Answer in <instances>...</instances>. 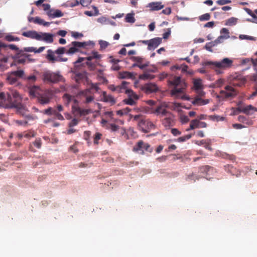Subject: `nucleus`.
<instances>
[{
    "label": "nucleus",
    "mask_w": 257,
    "mask_h": 257,
    "mask_svg": "<svg viewBox=\"0 0 257 257\" xmlns=\"http://www.w3.org/2000/svg\"><path fill=\"white\" fill-rule=\"evenodd\" d=\"M21 101L22 98L16 90H12L7 93L0 92V107L16 108L18 113L24 115L27 110Z\"/></svg>",
    "instance_id": "nucleus-1"
},
{
    "label": "nucleus",
    "mask_w": 257,
    "mask_h": 257,
    "mask_svg": "<svg viewBox=\"0 0 257 257\" xmlns=\"http://www.w3.org/2000/svg\"><path fill=\"white\" fill-rule=\"evenodd\" d=\"M166 78H168L167 81L169 86H173V89L170 91L172 96L183 100H189V97L185 94L187 84L184 79L180 76L169 75L165 73H161L159 76L160 80Z\"/></svg>",
    "instance_id": "nucleus-2"
},
{
    "label": "nucleus",
    "mask_w": 257,
    "mask_h": 257,
    "mask_svg": "<svg viewBox=\"0 0 257 257\" xmlns=\"http://www.w3.org/2000/svg\"><path fill=\"white\" fill-rule=\"evenodd\" d=\"M233 61L228 58H224L219 61H206L204 62L205 66H210L217 74L223 73L224 70L230 68L232 66Z\"/></svg>",
    "instance_id": "nucleus-3"
},
{
    "label": "nucleus",
    "mask_w": 257,
    "mask_h": 257,
    "mask_svg": "<svg viewBox=\"0 0 257 257\" xmlns=\"http://www.w3.org/2000/svg\"><path fill=\"white\" fill-rule=\"evenodd\" d=\"M66 49L65 47H59L55 51L49 49L47 51V54L46 58L51 63H54L56 62H66L68 60L67 58H62L61 56L55 57V54L62 55L66 53Z\"/></svg>",
    "instance_id": "nucleus-4"
},
{
    "label": "nucleus",
    "mask_w": 257,
    "mask_h": 257,
    "mask_svg": "<svg viewBox=\"0 0 257 257\" xmlns=\"http://www.w3.org/2000/svg\"><path fill=\"white\" fill-rule=\"evenodd\" d=\"M42 79L45 82L56 83L62 81L63 78V76L59 73H55L51 71H47L43 73Z\"/></svg>",
    "instance_id": "nucleus-5"
},
{
    "label": "nucleus",
    "mask_w": 257,
    "mask_h": 257,
    "mask_svg": "<svg viewBox=\"0 0 257 257\" xmlns=\"http://www.w3.org/2000/svg\"><path fill=\"white\" fill-rule=\"evenodd\" d=\"M138 125L144 133H148L151 130L155 128V125L152 121L144 118L140 119L138 122Z\"/></svg>",
    "instance_id": "nucleus-6"
},
{
    "label": "nucleus",
    "mask_w": 257,
    "mask_h": 257,
    "mask_svg": "<svg viewBox=\"0 0 257 257\" xmlns=\"http://www.w3.org/2000/svg\"><path fill=\"white\" fill-rule=\"evenodd\" d=\"M225 90H221L220 94L221 97L225 98L234 97L237 94V91L232 86L227 85L225 87Z\"/></svg>",
    "instance_id": "nucleus-7"
},
{
    "label": "nucleus",
    "mask_w": 257,
    "mask_h": 257,
    "mask_svg": "<svg viewBox=\"0 0 257 257\" xmlns=\"http://www.w3.org/2000/svg\"><path fill=\"white\" fill-rule=\"evenodd\" d=\"M71 47L68 50H66V54L69 55L73 54L78 52V48H84L87 45L86 42H80L77 41H73L71 43Z\"/></svg>",
    "instance_id": "nucleus-8"
},
{
    "label": "nucleus",
    "mask_w": 257,
    "mask_h": 257,
    "mask_svg": "<svg viewBox=\"0 0 257 257\" xmlns=\"http://www.w3.org/2000/svg\"><path fill=\"white\" fill-rule=\"evenodd\" d=\"M125 93L128 94V98L123 100L124 103L130 105H135L136 101L139 98L138 96L132 90H126Z\"/></svg>",
    "instance_id": "nucleus-9"
},
{
    "label": "nucleus",
    "mask_w": 257,
    "mask_h": 257,
    "mask_svg": "<svg viewBox=\"0 0 257 257\" xmlns=\"http://www.w3.org/2000/svg\"><path fill=\"white\" fill-rule=\"evenodd\" d=\"M163 117L164 118L162 119V124L165 127L169 128L174 125V116L170 112H169Z\"/></svg>",
    "instance_id": "nucleus-10"
},
{
    "label": "nucleus",
    "mask_w": 257,
    "mask_h": 257,
    "mask_svg": "<svg viewBox=\"0 0 257 257\" xmlns=\"http://www.w3.org/2000/svg\"><path fill=\"white\" fill-rule=\"evenodd\" d=\"M142 89L145 93L150 94L157 92L159 90V88L156 84L149 83L143 85Z\"/></svg>",
    "instance_id": "nucleus-11"
},
{
    "label": "nucleus",
    "mask_w": 257,
    "mask_h": 257,
    "mask_svg": "<svg viewBox=\"0 0 257 257\" xmlns=\"http://www.w3.org/2000/svg\"><path fill=\"white\" fill-rule=\"evenodd\" d=\"M207 126L206 122L200 121L197 119L191 121L190 127L186 130V131H189L191 130H194L197 128H204Z\"/></svg>",
    "instance_id": "nucleus-12"
},
{
    "label": "nucleus",
    "mask_w": 257,
    "mask_h": 257,
    "mask_svg": "<svg viewBox=\"0 0 257 257\" xmlns=\"http://www.w3.org/2000/svg\"><path fill=\"white\" fill-rule=\"evenodd\" d=\"M40 39H38V41H43L46 43H52L54 41L53 35L50 33H39Z\"/></svg>",
    "instance_id": "nucleus-13"
},
{
    "label": "nucleus",
    "mask_w": 257,
    "mask_h": 257,
    "mask_svg": "<svg viewBox=\"0 0 257 257\" xmlns=\"http://www.w3.org/2000/svg\"><path fill=\"white\" fill-rule=\"evenodd\" d=\"M255 108L251 105H248L246 106H239L237 108L239 112H243L246 114H251L255 110Z\"/></svg>",
    "instance_id": "nucleus-14"
},
{
    "label": "nucleus",
    "mask_w": 257,
    "mask_h": 257,
    "mask_svg": "<svg viewBox=\"0 0 257 257\" xmlns=\"http://www.w3.org/2000/svg\"><path fill=\"white\" fill-rule=\"evenodd\" d=\"M51 97L48 94L46 93L40 94L37 96L38 102L42 105H45L49 103Z\"/></svg>",
    "instance_id": "nucleus-15"
},
{
    "label": "nucleus",
    "mask_w": 257,
    "mask_h": 257,
    "mask_svg": "<svg viewBox=\"0 0 257 257\" xmlns=\"http://www.w3.org/2000/svg\"><path fill=\"white\" fill-rule=\"evenodd\" d=\"M162 38L156 37L150 40L149 48L148 50L155 49L161 43Z\"/></svg>",
    "instance_id": "nucleus-16"
},
{
    "label": "nucleus",
    "mask_w": 257,
    "mask_h": 257,
    "mask_svg": "<svg viewBox=\"0 0 257 257\" xmlns=\"http://www.w3.org/2000/svg\"><path fill=\"white\" fill-rule=\"evenodd\" d=\"M63 99L65 104L67 106L69 105L71 102H73L75 104H76L78 102L77 100L75 99L74 96L71 95L67 93L64 94L63 96Z\"/></svg>",
    "instance_id": "nucleus-17"
},
{
    "label": "nucleus",
    "mask_w": 257,
    "mask_h": 257,
    "mask_svg": "<svg viewBox=\"0 0 257 257\" xmlns=\"http://www.w3.org/2000/svg\"><path fill=\"white\" fill-rule=\"evenodd\" d=\"M22 35L24 37L36 39L37 40L40 39L39 33L35 31H28L24 32L22 33Z\"/></svg>",
    "instance_id": "nucleus-18"
},
{
    "label": "nucleus",
    "mask_w": 257,
    "mask_h": 257,
    "mask_svg": "<svg viewBox=\"0 0 257 257\" xmlns=\"http://www.w3.org/2000/svg\"><path fill=\"white\" fill-rule=\"evenodd\" d=\"M47 15L51 18H59L63 16V13L59 10L51 9L47 12Z\"/></svg>",
    "instance_id": "nucleus-19"
},
{
    "label": "nucleus",
    "mask_w": 257,
    "mask_h": 257,
    "mask_svg": "<svg viewBox=\"0 0 257 257\" xmlns=\"http://www.w3.org/2000/svg\"><path fill=\"white\" fill-rule=\"evenodd\" d=\"M102 99L103 101L110 103L111 105L114 104L116 102L114 98L111 95L107 94L105 91L102 93Z\"/></svg>",
    "instance_id": "nucleus-20"
},
{
    "label": "nucleus",
    "mask_w": 257,
    "mask_h": 257,
    "mask_svg": "<svg viewBox=\"0 0 257 257\" xmlns=\"http://www.w3.org/2000/svg\"><path fill=\"white\" fill-rule=\"evenodd\" d=\"M29 92L31 96L33 97H37L40 95L39 91L40 90V87L37 86L33 85L29 87Z\"/></svg>",
    "instance_id": "nucleus-21"
},
{
    "label": "nucleus",
    "mask_w": 257,
    "mask_h": 257,
    "mask_svg": "<svg viewBox=\"0 0 257 257\" xmlns=\"http://www.w3.org/2000/svg\"><path fill=\"white\" fill-rule=\"evenodd\" d=\"M149 7L151 11H159L162 9L164 6L161 2H152L149 4Z\"/></svg>",
    "instance_id": "nucleus-22"
},
{
    "label": "nucleus",
    "mask_w": 257,
    "mask_h": 257,
    "mask_svg": "<svg viewBox=\"0 0 257 257\" xmlns=\"http://www.w3.org/2000/svg\"><path fill=\"white\" fill-rule=\"evenodd\" d=\"M169 112L166 109L163 108L162 106L160 105L157 106L154 113H156L157 115H160L161 117H163Z\"/></svg>",
    "instance_id": "nucleus-23"
},
{
    "label": "nucleus",
    "mask_w": 257,
    "mask_h": 257,
    "mask_svg": "<svg viewBox=\"0 0 257 257\" xmlns=\"http://www.w3.org/2000/svg\"><path fill=\"white\" fill-rule=\"evenodd\" d=\"M209 102V99H203L199 96L195 97L192 101L193 104L197 105H203L208 104Z\"/></svg>",
    "instance_id": "nucleus-24"
},
{
    "label": "nucleus",
    "mask_w": 257,
    "mask_h": 257,
    "mask_svg": "<svg viewBox=\"0 0 257 257\" xmlns=\"http://www.w3.org/2000/svg\"><path fill=\"white\" fill-rule=\"evenodd\" d=\"M143 145V141H139L137 144L134 147L133 150L134 152L139 153L142 155L144 154V151L143 150L142 146Z\"/></svg>",
    "instance_id": "nucleus-25"
},
{
    "label": "nucleus",
    "mask_w": 257,
    "mask_h": 257,
    "mask_svg": "<svg viewBox=\"0 0 257 257\" xmlns=\"http://www.w3.org/2000/svg\"><path fill=\"white\" fill-rule=\"evenodd\" d=\"M193 87L196 90H200L203 89L202 81L200 78L194 79L193 80Z\"/></svg>",
    "instance_id": "nucleus-26"
},
{
    "label": "nucleus",
    "mask_w": 257,
    "mask_h": 257,
    "mask_svg": "<svg viewBox=\"0 0 257 257\" xmlns=\"http://www.w3.org/2000/svg\"><path fill=\"white\" fill-rule=\"evenodd\" d=\"M45 49V47H40L38 49H37V48L35 47H29L24 48V51H26V52H34L36 53H40L43 52Z\"/></svg>",
    "instance_id": "nucleus-27"
},
{
    "label": "nucleus",
    "mask_w": 257,
    "mask_h": 257,
    "mask_svg": "<svg viewBox=\"0 0 257 257\" xmlns=\"http://www.w3.org/2000/svg\"><path fill=\"white\" fill-rule=\"evenodd\" d=\"M134 77L133 73L127 71H123L119 73V78L121 79L133 78Z\"/></svg>",
    "instance_id": "nucleus-28"
},
{
    "label": "nucleus",
    "mask_w": 257,
    "mask_h": 257,
    "mask_svg": "<svg viewBox=\"0 0 257 257\" xmlns=\"http://www.w3.org/2000/svg\"><path fill=\"white\" fill-rule=\"evenodd\" d=\"M7 48H9L10 49L13 50H15L18 52L17 54H16V57H19V55L24 56L25 54H23L22 53L24 52L23 50H20L19 48L14 44H9L7 45Z\"/></svg>",
    "instance_id": "nucleus-29"
},
{
    "label": "nucleus",
    "mask_w": 257,
    "mask_h": 257,
    "mask_svg": "<svg viewBox=\"0 0 257 257\" xmlns=\"http://www.w3.org/2000/svg\"><path fill=\"white\" fill-rule=\"evenodd\" d=\"M75 78L76 82H79L80 81L86 78V72H78L75 74Z\"/></svg>",
    "instance_id": "nucleus-30"
},
{
    "label": "nucleus",
    "mask_w": 257,
    "mask_h": 257,
    "mask_svg": "<svg viewBox=\"0 0 257 257\" xmlns=\"http://www.w3.org/2000/svg\"><path fill=\"white\" fill-rule=\"evenodd\" d=\"M34 23L42 25L44 26H49L50 24V22H45L44 20L38 17L35 18Z\"/></svg>",
    "instance_id": "nucleus-31"
},
{
    "label": "nucleus",
    "mask_w": 257,
    "mask_h": 257,
    "mask_svg": "<svg viewBox=\"0 0 257 257\" xmlns=\"http://www.w3.org/2000/svg\"><path fill=\"white\" fill-rule=\"evenodd\" d=\"M7 80L11 84H15L18 80L17 78L16 77L12 72H11L8 75Z\"/></svg>",
    "instance_id": "nucleus-32"
},
{
    "label": "nucleus",
    "mask_w": 257,
    "mask_h": 257,
    "mask_svg": "<svg viewBox=\"0 0 257 257\" xmlns=\"http://www.w3.org/2000/svg\"><path fill=\"white\" fill-rule=\"evenodd\" d=\"M92 60H87V61L86 62V64L88 67V68L90 71H93L95 69L96 65H97V62L95 61L94 62H93L91 61Z\"/></svg>",
    "instance_id": "nucleus-33"
},
{
    "label": "nucleus",
    "mask_w": 257,
    "mask_h": 257,
    "mask_svg": "<svg viewBox=\"0 0 257 257\" xmlns=\"http://www.w3.org/2000/svg\"><path fill=\"white\" fill-rule=\"evenodd\" d=\"M133 61L136 62L138 64H143L146 61H145L144 58L141 57L132 56L130 58Z\"/></svg>",
    "instance_id": "nucleus-34"
},
{
    "label": "nucleus",
    "mask_w": 257,
    "mask_h": 257,
    "mask_svg": "<svg viewBox=\"0 0 257 257\" xmlns=\"http://www.w3.org/2000/svg\"><path fill=\"white\" fill-rule=\"evenodd\" d=\"M101 56L100 54H99L97 52L93 51L91 53V55L86 57V60H92L93 59H98L101 58Z\"/></svg>",
    "instance_id": "nucleus-35"
},
{
    "label": "nucleus",
    "mask_w": 257,
    "mask_h": 257,
    "mask_svg": "<svg viewBox=\"0 0 257 257\" xmlns=\"http://www.w3.org/2000/svg\"><path fill=\"white\" fill-rule=\"evenodd\" d=\"M106 128L110 130L112 132H115L119 130V126L114 123H108L106 125Z\"/></svg>",
    "instance_id": "nucleus-36"
},
{
    "label": "nucleus",
    "mask_w": 257,
    "mask_h": 257,
    "mask_svg": "<svg viewBox=\"0 0 257 257\" xmlns=\"http://www.w3.org/2000/svg\"><path fill=\"white\" fill-rule=\"evenodd\" d=\"M134 14H127L125 18V21L127 23H134L135 22L136 19L134 18Z\"/></svg>",
    "instance_id": "nucleus-37"
},
{
    "label": "nucleus",
    "mask_w": 257,
    "mask_h": 257,
    "mask_svg": "<svg viewBox=\"0 0 257 257\" xmlns=\"http://www.w3.org/2000/svg\"><path fill=\"white\" fill-rule=\"evenodd\" d=\"M72 109L78 113H79L80 115H85L88 114L89 110L87 109H83L80 107H76L75 108L74 106H72Z\"/></svg>",
    "instance_id": "nucleus-38"
},
{
    "label": "nucleus",
    "mask_w": 257,
    "mask_h": 257,
    "mask_svg": "<svg viewBox=\"0 0 257 257\" xmlns=\"http://www.w3.org/2000/svg\"><path fill=\"white\" fill-rule=\"evenodd\" d=\"M208 118L209 119L212 120L213 121H223L224 119V117L223 116H220L217 115H211L208 116Z\"/></svg>",
    "instance_id": "nucleus-39"
},
{
    "label": "nucleus",
    "mask_w": 257,
    "mask_h": 257,
    "mask_svg": "<svg viewBox=\"0 0 257 257\" xmlns=\"http://www.w3.org/2000/svg\"><path fill=\"white\" fill-rule=\"evenodd\" d=\"M237 19L234 17H231L226 20L225 25L233 26L235 25L237 23Z\"/></svg>",
    "instance_id": "nucleus-40"
},
{
    "label": "nucleus",
    "mask_w": 257,
    "mask_h": 257,
    "mask_svg": "<svg viewBox=\"0 0 257 257\" xmlns=\"http://www.w3.org/2000/svg\"><path fill=\"white\" fill-rule=\"evenodd\" d=\"M154 77V75L147 73H145L140 76V78L143 80L153 79Z\"/></svg>",
    "instance_id": "nucleus-41"
},
{
    "label": "nucleus",
    "mask_w": 257,
    "mask_h": 257,
    "mask_svg": "<svg viewBox=\"0 0 257 257\" xmlns=\"http://www.w3.org/2000/svg\"><path fill=\"white\" fill-rule=\"evenodd\" d=\"M5 40L9 42L19 41H20V38L11 35H8L5 37Z\"/></svg>",
    "instance_id": "nucleus-42"
},
{
    "label": "nucleus",
    "mask_w": 257,
    "mask_h": 257,
    "mask_svg": "<svg viewBox=\"0 0 257 257\" xmlns=\"http://www.w3.org/2000/svg\"><path fill=\"white\" fill-rule=\"evenodd\" d=\"M149 61H146L143 64H138L136 62V63L133 64V67H138L141 69H144L146 67H148L149 65Z\"/></svg>",
    "instance_id": "nucleus-43"
},
{
    "label": "nucleus",
    "mask_w": 257,
    "mask_h": 257,
    "mask_svg": "<svg viewBox=\"0 0 257 257\" xmlns=\"http://www.w3.org/2000/svg\"><path fill=\"white\" fill-rule=\"evenodd\" d=\"M191 137H192V135L189 134V135H186L185 136L178 138L176 140V141H177L178 142H184L186 141V140L190 139Z\"/></svg>",
    "instance_id": "nucleus-44"
},
{
    "label": "nucleus",
    "mask_w": 257,
    "mask_h": 257,
    "mask_svg": "<svg viewBox=\"0 0 257 257\" xmlns=\"http://www.w3.org/2000/svg\"><path fill=\"white\" fill-rule=\"evenodd\" d=\"M239 38L240 39H241V40L246 39V40L254 41L256 40V38L255 37L250 36L246 35H240L239 36Z\"/></svg>",
    "instance_id": "nucleus-45"
},
{
    "label": "nucleus",
    "mask_w": 257,
    "mask_h": 257,
    "mask_svg": "<svg viewBox=\"0 0 257 257\" xmlns=\"http://www.w3.org/2000/svg\"><path fill=\"white\" fill-rule=\"evenodd\" d=\"M16 78H22L24 75V71L22 70L12 72Z\"/></svg>",
    "instance_id": "nucleus-46"
},
{
    "label": "nucleus",
    "mask_w": 257,
    "mask_h": 257,
    "mask_svg": "<svg viewBox=\"0 0 257 257\" xmlns=\"http://www.w3.org/2000/svg\"><path fill=\"white\" fill-rule=\"evenodd\" d=\"M102 134L100 133H96L94 135V140L93 142L94 144L95 145H97L98 144V141L100 140L101 139L102 137Z\"/></svg>",
    "instance_id": "nucleus-47"
},
{
    "label": "nucleus",
    "mask_w": 257,
    "mask_h": 257,
    "mask_svg": "<svg viewBox=\"0 0 257 257\" xmlns=\"http://www.w3.org/2000/svg\"><path fill=\"white\" fill-rule=\"evenodd\" d=\"M210 19V15L208 13L204 14L199 17L200 21H208Z\"/></svg>",
    "instance_id": "nucleus-48"
},
{
    "label": "nucleus",
    "mask_w": 257,
    "mask_h": 257,
    "mask_svg": "<svg viewBox=\"0 0 257 257\" xmlns=\"http://www.w3.org/2000/svg\"><path fill=\"white\" fill-rule=\"evenodd\" d=\"M99 44L100 45V50H101L105 49L109 45L108 42L103 40H100Z\"/></svg>",
    "instance_id": "nucleus-49"
},
{
    "label": "nucleus",
    "mask_w": 257,
    "mask_h": 257,
    "mask_svg": "<svg viewBox=\"0 0 257 257\" xmlns=\"http://www.w3.org/2000/svg\"><path fill=\"white\" fill-rule=\"evenodd\" d=\"M229 38V36H223L221 35L219 36L216 39L218 44L223 42L224 40Z\"/></svg>",
    "instance_id": "nucleus-50"
},
{
    "label": "nucleus",
    "mask_w": 257,
    "mask_h": 257,
    "mask_svg": "<svg viewBox=\"0 0 257 257\" xmlns=\"http://www.w3.org/2000/svg\"><path fill=\"white\" fill-rule=\"evenodd\" d=\"M56 111V109H53V108L49 107L47 109L44 110V113L51 115L52 114H53V111Z\"/></svg>",
    "instance_id": "nucleus-51"
},
{
    "label": "nucleus",
    "mask_w": 257,
    "mask_h": 257,
    "mask_svg": "<svg viewBox=\"0 0 257 257\" xmlns=\"http://www.w3.org/2000/svg\"><path fill=\"white\" fill-rule=\"evenodd\" d=\"M34 145L38 149H40L41 147L42 142L40 138L36 139V140L33 142Z\"/></svg>",
    "instance_id": "nucleus-52"
},
{
    "label": "nucleus",
    "mask_w": 257,
    "mask_h": 257,
    "mask_svg": "<svg viewBox=\"0 0 257 257\" xmlns=\"http://www.w3.org/2000/svg\"><path fill=\"white\" fill-rule=\"evenodd\" d=\"M224 82V80L223 79H219L216 80L215 82V85L216 87H220L222 86Z\"/></svg>",
    "instance_id": "nucleus-53"
},
{
    "label": "nucleus",
    "mask_w": 257,
    "mask_h": 257,
    "mask_svg": "<svg viewBox=\"0 0 257 257\" xmlns=\"http://www.w3.org/2000/svg\"><path fill=\"white\" fill-rule=\"evenodd\" d=\"M231 2L230 0H217L216 3L220 6H223Z\"/></svg>",
    "instance_id": "nucleus-54"
},
{
    "label": "nucleus",
    "mask_w": 257,
    "mask_h": 257,
    "mask_svg": "<svg viewBox=\"0 0 257 257\" xmlns=\"http://www.w3.org/2000/svg\"><path fill=\"white\" fill-rule=\"evenodd\" d=\"M53 114L59 120H64V119L63 115L61 114H60V113H59V112H58L57 111V110H56V111H53Z\"/></svg>",
    "instance_id": "nucleus-55"
},
{
    "label": "nucleus",
    "mask_w": 257,
    "mask_h": 257,
    "mask_svg": "<svg viewBox=\"0 0 257 257\" xmlns=\"http://www.w3.org/2000/svg\"><path fill=\"white\" fill-rule=\"evenodd\" d=\"M225 170L232 174H234L235 169L230 165L225 166Z\"/></svg>",
    "instance_id": "nucleus-56"
},
{
    "label": "nucleus",
    "mask_w": 257,
    "mask_h": 257,
    "mask_svg": "<svg viewBox=\"0 0 257 257\" xmlns=\"http://www.w3.org/2000/svg\"><path fill=\"white\" fill-rule=\"evenodd\" d=\"M78 120L77 118H73L69 123V127H72L74 126L77 125Z\"/></svg>",
    "instance_id": "nucleus-57"
},
{
    "label": "nucleus",
    "mask_w": 257,
    "mask_h": 257,
    "mask_svg": "<svg viewBox=\"0 0 257 257\" xmlns=\"http://www.w3.org/2000/svg\"><path fill=\"white\" fill-rule=\"evenodd\" d=\"M128 84V83L126 81H122L121 84L120 85V86L121 87V88H122L123 92H124L125 93L126 90H129L128 89H127V85Z\"/></svg>",
    "instance_id": "nucleus-58"
},
{
    "label": "nucleus",
    "mask_w": 257,
    "mask_h": 257,
    "mask_svg": "<svg viewBox=\"0 0 257 257\" xmlns=\"http://www.w3.org/2000/svg\"><path fill=\"white\" fill-rule=\"evenodd\" d=\"M171 132L173 135L174 136H177L181 134V132L176 128H172Z\"/></svg>",
    "instance_id": "nucleus-59"
},
{
    "label": "nucleus",
    "mask_w": 257,
    "mask_h": 257,
    "mask_svg": "<svg viewBox=\"0 0 257 257\" xmlns=\"http://www.w3.org/2000/svg\"><path fill=\"white\" fill-rule=\"evenodd\" d=\"M180 121L182 123H186L189 121V118L186 115H181L180 116Z\"/></svg>",
    "instance_id": "nucleus-60"
},
{
    "label": "nucleus",
    "mask_w": 257,
    "mask_h": 257,
    "mask_svg": "<svg viewBox=\"0 0 257 257\" xmlns=\"http://www.w3.org/2000/svg\"><path fill=\"white\" fill-rule=\"evenodd\" d=\"M104 115L108 116L112 121H115V120L113 117V113L112 111H105L104 112Z\"/></svg>",
    "instance_id": "nucleus-61"
},
{
    "label": "nucleus",
    "mask_w": 257,
    "mask_h": 257,
    "mask_svg": "<svg viewBox=\"0 0 257 257\" xmlns=\"http://www.w3.org/2000/svg\"><path fill=\"white\" fill-rule=\"evenodd\" d=\"M71 35L73 37H74L75 39H77L78 37H82L83 36V35L82 33H79L77 32H72L71 33Z\"/></svg>",
    "instance_id": "nucleus-62"
},
{
    "label": "nucleus",
    "mask_w": 257,
    "mask_h": 257,
    "mask_svg": "<svg viewBox=\"0 0 257 257\" xmlns=\"http://www.w3.org/2000/svg\"><path fill=\"white\" fill-rule=\"evenodd\" d=\"M90 135L91 132L90 131H85L83 134L84 139L86 141H89Z\"/></svg>",
    "instance_id": "nucleus-63"
},
{
    "label": "nucleus",
    "mask_w": 257,
    "mask_h": 257,
    "mask_svg": "<svg viewBox=\"0 0 257 257\" xmlns=\"http://www.w3.org/2000/svg\"><path fill=\"white\" fill-rule=\"evenodd\" d=\"M144 150L150 153H152L153 151V148H151L150 145L148 143H145Z\"/></svg>",
    "instance_id": "nucleus-64"
}]
</instances>
